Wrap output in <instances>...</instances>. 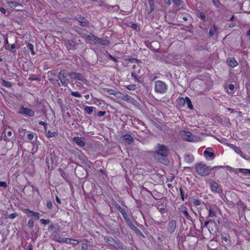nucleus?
Instances as JSON below:
<instances>
[{"label":"nucleus","mask_w":250,"mask_h":250,"mask_svg":"<svg viewBox=\"0 0 250 250\" xmlns=\"http://www.w3.org/2000/svg\"><path fill=\"white\" fill-rule=\"evenodd\" d=\"M224 167H225V166H218L210 167L207 166L204 163L200 162L196 164L195 168L197 173L199 175L205 176L209 175L212 169Z\"/></svg>","instance_id":"1"},{"label":"nucleus","mask_w":250,"mask_h":250,"mask_svg":"<svg viewBox=\"0 0 250 250\" xmlns=\"http://www.w3.org/2000/svg\"><path fill=\"white\" fill-rule=\"evenodd\" d=\"M180 135L186 141L191 142H198L201 141V138L196 135H193L191 133L186 131H181Z\"/></svg>","instance_id":"2"},{"label":"nucleus","mask_w":250,"mask_h":250,"mask_svg":"<svg viewBox=\"0 0 250 250\" xmlns=\"http://www.w3.org/2000/svg\"><path fill=\"white\" fill-rule=\"evenodd\" d=\"M104 241L109 245L113 246L117 249L122 250L123 246L122 243L119 241L114 239L113 238L109 236H105L104 237Z\"/></svg>","instance_id":"3"},{"label":"nucleus","mask_w":250,"mask_h":250,"mask_svg":"<svg viewBox=\"0 0 250 250\" xmlns=\"http://www.w3.org/2000/svg\"><path fill=\"white\" fill-rule=\"evenodd\" d=\"M154 90L158 93H164L167 90V85L162 81H157L155 83Z\"/></svg>","instance_id":"4"},{"label":"nucleus","mask_w":250,"mask_h":250,"mask_svg":"<svg viewBox=\"0 0 250 250\" xmlns=\"http://www.w3.org/2000/svg\"><path fill=\"white\" fill-rule=\"evenodd\" d=\"M67 75L70 77L72 82L74 79L82 81L83 83L87 84V81L82 74L76 72H69L67 74Z\"/></svg>","instance_id":"5"},{"label":"nucleus","mask_w":250,"mask_h":250,"mask_svg":"<svg viewBox=\"0 0 250 250\" xmlns=\"http://www.w3.org/2000/svg\"><path fill=\"white\" fill-rule=\"evenodd\" d=\"M155 151L158 155L162 156H166L168 154V148L163 145L158 144L156 147Z\"/></svg>","instance_id":"6"},{"label":"nucleus","mask_w":250,"mask_h":250,"mask_svg":"<svg viewBox=\"0 0 250 250\" xmlns=\"http://www.w3.org/2000/svg\"><path fill=\"white\" fill-rule=\"evenodd\" d=\"M88 37L89 38L90 40L93 41L96 43H100L103 45H107L108 44V40L103 39H99L98 38H97V37L95 36L91 33H89V34L88 36Z\"/></svg>","instance_id":"7"},{"label":"nucleus","mask_w":250,"mask_h":250,"mask_svg":"<svg viewBox=\"0 0 250 250\" xmlns=\"http://www.w3.org/2000/svg\"><path fill=\"white\" fill-rule=\"evenodd\" d=\"M56 157H47L46 163L49 169H52L57 165Z\"/></svg>","instance_id":"8"},{"label":"nucleus","mask_w":250,"mask_h":250,"mask_svg":"<svg viewBox=\"0 0 250 250\" xmlns=\"http://www.w3.org/2000/svg\"><path fill=\"white\" fill-rule=\"evenodd\" d=\"M18 112L20 114H24L29 117H33L35 115V113L33 110L23 106L19 108Z\"/></svg>","instance_id":"9"},{"label":"nucleus","mask_w":250,"mask_h":250,"mask_svg":"<svg viewBox=\"0 0 250 250\" xmlns=\"http://www.w3.org/2000/svg\"><path fill=\"white\" fill-rule=\"evenodd\" d=\"M133 68H134L135 70L131 72V75L133 77L135 81L139 82L140 78L138 76V74H141V67L139 66V65L136 66V65H134L133 66Z\"/></svg>","instance_id":"10"},{"label":"nucleus","mask_w":250,"mask_h":250,"mask_svg":"<svg viewBox=\"0 0 250 250\" xmlns=\"http://www.w3.org/2000/svg\"><path fill=\"white\" fill-rule=\"evenodd\" d=\"M58 77L63 85H68L69 80L67 79V78L66 77L65 72L64 70H62L59 72L58 74Z\"/></svg>","instance_id":"11"},{"label":"nucleus","mask_w":250,"mask_h":250,"mask_svg":"<svg viewBox=\"0 0 250 250\" xmlns=\"http://www.w3.org/2000/svg\"><path fill=\"white\" fill-rule=\"evenodd\" d=\"M176 221L174 220H171L168 223V226L167 227V231L170 233L171 234L174 231V230L176 229Z\"/></svg>","instance_id":"12"},{"label":"nucleus","mask_w":250,"mask_h":250,"mask_svg":"<svg viewBox=\"0 0 250 250\" xmlns=\"http://www.w3.org/2000/svg\"><path fill=\"white\" fill-rule=\"evenodd\" d=\"M73 141L80 146H83L85 144V139L83 137H74L73 139Z\"/></svg>","instance_id":"13"},{"label":"nucleus","mask_w":250,"mask_h":250,"mask_svg":"<svg viewBox=\"0 0 250 250\" xmlns=\"http://www.w3.org/2000/svg\"><path fill=\"white\" fill-rule=\"evenodd\" d=\"M210 187L211 191L213 192H219V190L220 189L219 188V185L218 184V183L214 181H211L210 182Z\"/></svg>","instance_id":"14"},{"label":"nucleus","mask_w":250,"mask_h":250,"mask_svg":"<svg viewBox=\"0 0 250 250\" xmlns=\"http://www.w3.org/2000/svg\"><path fill=\"white\" fill-rule=\"evenodd\" d=\"M227 62L231 67H234L238 64L237 61L233 58H229L227 61Z\"/></svg>","instance_id":"15"},{"label":"nucleus","mask_w":250,"mask_h":250,"mask_svg":"<svg viewBox=\"0 0 250 250\" xmlns=\"http://www.w3.org/2000/svg\"><path fill=\"white\" fill-rule=\"evenodd\" d=\"M205 156H213L214 151L211 147L207 148L204 152Z\"/></svg>","instance_id":"16"},{"label":"nucleus","mask_w":250,"mask_h":250,"mask_svg":"<svg viewBox=\"0 0 250 250\" xmlns=\"http://www.w3.org/2000/svg\"><path fill=\"white\" fill-rule=\"evenodd\" d=\"M130 228L131 229L134 230L137 234L140 235L141 237L143 238L145 237L144 235L141 232V231L136 227H135V226L133 224L132 225H131Z\"/></svg>","instance_id":"17"},{"label":"nucleus","mask_w":250,"mask_h":250,"mask_svg":"<svg viewBox=\"0 0 250 250\" xmlns=\"http://www.w3.org/2000/svg\"><path fill=\"white\" fill-rule=\"evenodd\" d=\"M24 210L26 212L31 213V216H34L36 220L39 219L40 216V214L39 213L32 211L28 208H26L24 209Z\"/></svg>","instance_id":"18"},{"label":"nucleus","mask_w":250,"mask_h":250,"mask_svg":"<svg viewBox=\"0 0 250 250\" xmlns=\"http://www.w3.org/2000/svg\"><path fill=\"white\" fill-rule=\"evenodd\" d=\"M123 138L125 142L128 144H131L133 141L132 137L128 134H126L123 136Z\"/></svg>","instance_id":"19"},{"label":"nucleus","mask_w":250,"mask_h":250,"mask_svg":"<svg viewBox=\"0 0 250 250\" xmlns=\"http://www.w3.org/2000/svg\"><path fill=\"white\" fill-rule=\"evenodd\" d=\"M156 160L159 162L162 163L165 165H167L168 163V160L167 157H156Z\"/></svg>","instance_id":"20"},{"label":"nucleus","mask_w":250,"mask_h":250,"mask_svg":"<svg viewBox=\"0 0 250 250\" xmlns=\"http://www.w3.org/2000/svg\"><path fill=\"white\" fill-rule=\"evenodd\" d=\"M122 100H123L124 101H126L130 103H133L134 101L133 98L126 94H124L123 96H122Z\"/></svg>","instance_id":"21"},{"label":"nucleus","mask_w":250,"mask_h":250,"mask_svg":"<svg viewBox=\"0 0 250 250\" xmlns=\"http://www.w3.org/2000/svg\"><path fill=\"white\" fill-rule=\"evenodd\" d=\"M181 213H182L187 218V219H188V220H189L192 222H193L192 218L191 217V216L188 213L187 209L181 210Z\"/></svg>","instance_id":"22"},{"label":"nucleus","mask_w":250,"mask_h":250,"mask_svg":"<svg viewBox=\"0 0 250 250\" xmlns=\"http://www.w3.org/2000/svg\"><path fill=\"white\" fill-rule=\"evenodd\" d=\"M7 4H8V5L9 6H10L11 8H12L17 7L18 6L20 5V4L19 3H18L17 2H15V1H7Z\"/></svg>","instance_id":"23"},{"label":"nucleus","mask_w":250,"mask_h":250,"mask_svg":"<svg viewBox=\"0 0 250 250\" xmlns=\"http://www.w3.org/2000/svg\"><path fill=\"white\" fill-rule=\"evenodd\" d=\"M94 109H95L94 107L86 106L84 107V110L86 113L90 115L93 112Z\"/></svg>","instance_id":"24"},{"label":"nucleus","mask_w":250,"mask_h":250,"mask_svg":"<svg viewBox=\"0 0 250 250\" xmlns=\"http://www.w3.org/2000/svg\"><path fill=\"white\" fill-rule=\"evenodd\" d=\"M80 24L82 26H86L87 24L88 21L84 18H81L78 20Z\"/></svg>","instance_id":"25"},{"label":"nucleus","mask_w":250,"mask_h":250,"mask_svg":"<svg viewBox=\"0 0 250 250\" xmlns=\"http://www.w3.org/2000/svg\"><path fill=\"white\" fill-rule=\"evenodd\" d=\"M177 103L180 106H184L185 105V98H180L178 99Z\"/></svg>","instance_id":"26"},{"label":"nucleus","mask_w":250,"mask_h":250,"mask_svg":"<svg viewBox=\"0 0 250 250\" xmlns=\"http://www.w3.org/2000/svg\"><path fill=\"white\" fill-rule=\"evenodd\" d=\"M185 104H186L188 107L190 109L193 108L191 101L188 97L185 98Z\"/></svg>","instance_id":"27"},{"label":"nucleus","mask_w":250,"mask_h":250,"mask_svg":"<svg viewBox=\"0 0 250 250\" xmlns=\"http://www.w3.org/2000/svg\"><path fill=\"white\" fill-rule=\"evenodd\" d=\"M75 45V43L72 40H68L67 42V47L69 49H72Z\"/></svg>","instance_id":"28"},{"label":"nucleus","mask_w":250,"mask_h":250,"mask_svg":"<svg viewBox=\"0 0 250 250\" xmlns=\"http://www.w3.org/2000/svg\"><path fill=\"white\" fill-rule=\"evenodd\" d=\"M58 135L57 132H51L48 131L46 134V137L48 138L55 137Z\"/></svg>","instance_id":"29"},{"label":"nucleus","mask_w":250,"mask_h":250,"mask_svg":"<svg viewBox=\"0 0 250 250\" xmlns=\"http://www.w3.org/2000/svg\"><path fill=\"white\" fill-rule=\"evenodd\" d=\"M27 46L28 49L30 50L31 54L33 56L35 55L36 54V53L34 50V45H33V44L31 43H28Z\"/></svg>","instance_id":"30"},{"label":"nucleus","mask_w":250,"mask_h":250,"mask_svg":"<svg viewBox=\"0 0 250 250\" xmlns=\"http://www.w3.org/2000/svg\"><path fill=\"white\" fill-rule=\"evenodd\" d=\"M20 135L21 137H24L26 133V130L23 128H20L18 130Z\"/></svg>","instance_id":"31"},{"label":"nucleus","mask_w":250,"mask_h":250,"mask_svg":"<svg viewBox=\"0 0 250 250\" xmlns=\"http://www.w3.org/2000/svg\"><path fill=\"white\" fill-rule=\"evenodd\" d=\"M3 85L7 87H10L11 86V83L8 81H6L4 80H2V83Z\"/></svg>","instance_id":"32"},{"label":"nucleus","mask_w":250,"mask_h":250,"mask_svg":"<svg viewBox=\"0 0 250 250\" xmlns=\"http://www.w3.org/2000/svg\"><path fill=\"white\" fill-rule=\"evenodd\" d=\"M208 216L210 217H213L216 216V213L211 208H209V209Z\"/></svg>","instance_id":"33"},{"label":"nucleus","mask_w":250,"mask_h":250,"mask_svg":"<svg viewBox=\"0 0 250 250\" xmlns=\"http://www.w3.org/2000/svg\"><path fill=\"white\" fill-rule=\"evenodd\" d=\"M217 28L215 25H213V28L209 30V34L210 36H212L214 32L216 31Z\"/></svg>","instance_id":"34"},{"label":"nucleus","mask_w":250,"mask_h":250,"mask_svg":"<svg viewBox=\"0 0 250 250\" xmlns=\"http://www.w3.org/2000/svg\"><path fill=\"white\" fill-rule=\"evenodd\" d=\"M233 149L235 151L237 154L238 155H241V151L240 149L236 146H233L232 147Z\"/></svg>","instance_id":"35"},{"label":"nucleus","mask_w":250,"mask_h":250,"mask_svg":"<svg viewBox=\"0 0 250 250\" xmlns=\"http://www.w3.org/2000/svg\"><path fill=\"white\" fill-rule=\"evenodd\" d=\"M40 221L42 224L44 225L49 224L50 222V220L49 219L45 220V219H41L40 220Z\"/></svg>","instance_id":"36"},{"label":"nucleus","mask_w":250,"mask_h":250,"mask_svg":"<svg viewBox=\"0 0 250 250\" xmlns=\"http://www.w3.org/2000/svg\"><path fill=\"white\" fill-rule=\"evenodd\" d=\"M106 91L110 95H114L115 94H116V91L112 89L107 88L106 89Z\"/></svg>","instance_id":"37"},{"label":"nucleus","mask_w":250,"mask_h":250,"mask_svg":"<svg viewBox=\"0 0 250 250\" xmlns=\"http://www.w3.org/2000/svg\"><path fill=\"white\" fill-rule=\"evenodd\" d=\"M71 94L72 96L76 97H81L82 96L80 94V93L78 91L72 92L71 93Z\"/></svg>","instance_id":"38"},{"label":"nucleus","mask_w":250,"mask_h":250,"mask_svg":"<svg viewBox=\"0 0 250 250\" xmlns=\"http://www.w3.org/2000/svg\"><path fill=\"white\" fill-rule=\"evenodd\" d=\"M34 225V222L32 219H30L28 222V226L30 228H32Z\"/></svg>","instance_id":"39"},{"label":"nucleus","mask_w":250,"mask_h":250,"mask_svg":"<svg viewBox=\"0 0 250 250\" xmlns=\"http://www.w3.org/2000/svg\"><path fill=\"white\" fill-rule=\"evenodd\" d=\"M28 132H29V133L27 134V139L29 140H32L34 137V134L33 133L29 132V131H28Z\"/></svg>","instance_id":"40"},{"label":"nucleus","mask_w":250,"mask_h":250,"mask_svg":"<svg viewBox=\"0 0 250 250\" xmlns=\"http://www.w3.org/2000/svg\"><path fill=\"white\" fill-rule=\"evenodd\" d=\"M149 4L150 5V10L151 11L153 10L154 7V0H148Z\"/></svg>","instance_id":"41"},{"label":"nucleus","mask_w":250,"mask_h":250,"mask_svg":"<svg viewBox=\"0 0 250 250\" xmlns=\"http://www.w3.org/2000/svg\"><path fill=\"white\" fill-rule=\"evenodd\" d=\"M18 215V213H13L10 214L8 216V218L11 219H13L15 218Z\"/></svg>","instance_id":"42"},{"label":"nucleus","mask_w":250,"mask_h":250,"mask_svg":"<svg viewBox=\"0 0 250 250\" xmlns=\"http://www.w3.org/2000/svg\"><path fill=\"white\" fill-rule=\"evenodd\" d=\"M124 94H122L120 92H116V94H115L114 95V96L115 97H116L117 98H119V99H122V96H123Z\"/></svg>","instance_id":"43"},{"label":"nucleus","mask_w":250,"mask_h":250,"mask_svg":"<svg viewBox=\"0 0 250 250\" xmlns=\"http://www.w3.org/2000/svg\"><path fill=\"white\" fill-rule=\"evenodd\" d=\"M192 203L195 206H199L200 205V201L199 200L197 199H194L192 201Z\"/></svg>","instance_id":"44"},{"label":"nucleus","mask_w":250,"mask_h":250,"mask_svg":"<svg viewBox=\"0 0 250 250\" xmlns=\"http://www.w3.org/2000/svg\"><path fill=\"white\" fill-rule=\"evenodd\" d=\"M198 17H199L201 19H202V20H204H204H205V19H206V16H205V15L204 13H200L199 14V16H198Z\"/></svg>","instance_id":"45"},{"label":"nucleus","mask_w":250,"mask_h":250,"mask_svg":"<svg viewBox=\"0 0 250 250\" xmlns=\"http://www.w3.org/2000/svg\"><path fill=\"white\" fill-rule=\"evenodd\" d=\"M47 207L49 209H51L52 208V203L50 201H48L47 202Z\"/></svg>","instance_id":"46"},{"label":"nucleus","mask_w":250,"mask_h":250,"mask_svg":"<svg viewBox=\"0 0 250 250\" xmlns=\"http://www.w3.org/2000/svg\"><path fill=\"white\" fill-rule=\"evenodd\" d=\"M239 171L245 174H247L248 172V169L239 168Z\"/></svg>","instance_id":"47"},{"label":"nucleus","mask_w":250,"mask_h":250,"mask_svg":"<svg viewBox=\"0 0 250 250\" xmlns=\"http://www.w3.org/2000/svg\"><path fill=\"white\" fill-rule=\"evenodd\" d=\"M136 88V86L135 85H129L127 86V88L128 90H134Z\"/></svg>","instance_id":"48"},{"label":"nucleus","mask_w":250,"mask_h":250,"mask_svg":"<svg viewBox=\"0 0 250 250\" xmlns=\"http://www.w3.org/2000/svg\"><path fill=\"white\" fill-rule=\"evenodd\" d=\"M118 209L120 211V212L122 213V214H123V213H125L126 211L125 210V209L119 206Z\"/></svg>","instance_id":"49"},{"label":"nucleus","mask_w":250,"mask_h":250,"mask_svg":"<svg viewBox=\"0 0 250 250\" xmlns=\"http://www.w3.org/2000/svg\"><path fill=\"white\" fill-rule=\"evenodd\" d=\"M125 221L129 227L131 226V225H132L133 224V223H132V221H131V220L130 219V218L127 219V220H125Z\"/></svg>","instance_id":"50"},{"label":"nucleus","mask_w":250,"mask_h":250,"mask_svg":"<svg viewBox=\"0 0 250 250\" xmlns=\"http://www.w3.org/2000/svg\"><path fill=\"white\" fill-rule=\"evenodd\" d=\"M64 238L59 237L57 239H56V241L60 242V243H64Z\"/></svg>","instance_id":"51"},{"label":"nucleus","mask_w":250,"mask_h":250,"mask_svg":"<svg viewBox=\"0 0 250 250\" xmlns=\"http://www.w3.org/2000/svg\"><path fill=\"white\" fill-rule=\"evenodd\" d=\"M0 187H2L3 188H6L7 187V184L5 182H0Z\"/></svg>","instance_id":"52"},{"label":"nucleus","mask_w":250,"mask_h":250,"mask_svg":"<svg viewBox=\"0 0 250 250\" xmlns=\"http://www.w3.org/2000/svg\"><path fill=\"white\" fill-rule=\"evenodd\" d=\"M78 243H79L78 241L77 240H74V239H72V241L70 243V244L74 245H76Z\"/></svg>","instance_id":"53"},{"label":"nucleus","mask_w":250,"mask_h":250,"mask_svg":"<svg viewBox=\"0 0 250 250\" xmlns=\"http://www.w3.org/2000/svg\"><path fill=\"white\" fill-rule=\"evenodd\" d=\"M122 215H123V218L125 220V221L126 220H127V219L129 218V216L126 212L123 213V214H122Z\"/></svg>","instance_id":"54"},{"label":"nucleus","mask_w":250,"mask_h":250,"mask_svg":"<svg viewBox=\"0 0 250 250\" xmlns=\"http://www.w3.org/2000/svg\"><path fill=\"white\" fill-rule=\"evenodd\" d=\"M174 3L177 5H180L181 4V1L180 0H173Z\"/></svg>","instance_id":"55"},{"label":"nucleus","mask_w":250,"mask_h":250,"mask_svg":"<svg viewBox=\"0 0 250 250\" xmlns=\"http://www.w3.org/2000/svg\"><path fill=\"white\" fill-rule=\"evenodd\" d=\"M104 114H105L104 111H99L98 113V115L99 117H102V116H104Z\"/></svg>","instance_id":"56"},{"label":"nucleus","mask_w":250,"mask_h":250,"mask_svg":"<svg viewBox=\"0 0 250 250\" xmlns=\"http://www.w3.org/2000/svg\"><path fill=\"white\" fill-rule=\"evenodd\" d=\"M71 241H72V239H71L65 238L64 243H65L67 244H70Z\"/></svg>","instance_id":"57"},{"label":"nucleus","mask_w":250,"mask_h":250,"mask_svg":"<svg viewBox=\"0 0 250 250\" xmlns=\"http://www.w3.org/2000/svg\"><path fill=\"white\" fill-rule=\"evenodd\" d=\"M180 194L181 195V198H182V200H184V191L182 188H180Z\"/></svg>","instance_id":"58"},{"label":"nucleus","mask_w":250,"mask_h":250,"mask_svg":"<svg viewBox=\"0 0 250 250\" xmlns=\"http://www.w3.org/2000/svg\"><path fill=\"white\" fill-rule=\"evenodd\" d=\"M0 12H1L2 13H3L4 14H6V10L2 7L0 8Z\"/></svg>","instance_id":"59"},{"label":"nucleus","mask_w":250,"mask_h":250,"mask_svg":"<svg viewBox=\"0 0 250 250\" xmlns=\"http://www.w3.org/2000/svg\"><path fill=\"white\" fill-rule=\"evenodd\" d=\"M229 88L230 90H233L234 88V85L232 84H230L229 85Z\"/></svg>","instance_id":"60"},{"label":"nucleus","mask_w":250,"mask_h":250,"mask_svg":"<svg viewBox=\"0 0 250 250\" xmlns=\"http://www.w3.org/2000/svg\"><path fill=\"white\" fill-rule=\"evenodd\" d=\"M39 124L40 125H43L44 126H45L46 125V123L44 122H42V121H40Z\"/></svg>","instance_id":"61"},{"label":"nucleus","mask_w":250,"mask_h":250,"mask_svg":"<svg viewBox=\"0 0 250 250\" xmlns=\"http://www.w3.org/2000/svg\"><path fill=\"white\" fill-rule=\"evenodd\" d=\"M158 209L160 210V212H163L165 210L166 208H164V207H162V208H158Z\"/></svg>","instance_id":"62"},{"label":"nucleus","mask_w":250,"mask_h":250,"mask_svg":"<svg viewBox=\"0 0 250 250\" xmlns=\"http://www.w3.org/2000/svg\"><path fill=\"white\" fill-rule=\"evenodd\" d=\"M26 250H33L32 246L31 245H28Z\"/></svg>","instance_id":"63"},{"label":"nucleus","mask_w":250,"mask_h":250,"mask_svg":"<svg viewBox=\"0 0 250 250\" xmlns=\"http://www.w3.org/2000/svg\"><path fill=\"white\" fill-rule=\"evenodd\" d=\"M56 201H57V202L58 203H59V204H60L61 203V200H60V199H59V198L58 196H56Z\"/></svg>","instance_id":"64"}]
</instances>
